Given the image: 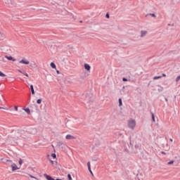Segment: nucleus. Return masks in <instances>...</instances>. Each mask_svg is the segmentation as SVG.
I'll return each instance as SVG.
<instances>
[{"label": "nucleus", "mask_w": 180, "mask_h": 180, "mask_svg": "<svg viewBox=\"0 0 180 180\" xmlns=\"http://www.w3.org/2000/svg\"><path fill=\"white\" fill-rule=\"evenodd\" d=\"M34 65H35V64L34 63H31L30 65V67H32V68H33V67H34Z\"/></svg>", "instance_id": "obj_32"}, {"label": "nucleus", "mask_w": 180, "mask_h": 180, "mask_svg": "<svg viewBox=\"0 0 180 180\" xmlns=\"http://www.w3.org/2000/svg\"><path fill=\"white\" fill-rule=\"evenodd\" d=\"M87 167L89 172L91 174V175H94V173L92 172V170L91 169V162H87Z\"/></svg>", "instance_id": "obj_11"}, {"label": "nucleus", "mask_w": 180, "mask_h": 180, "mask_svg": "<svg viewBox=\"0 0 180 180\" xmlns=\"http://www.w3.org/2000/svg\"><path fill=\"white\" fill-rule=\"evenodd\" d=\"M105 18H107V19H109V13H106V15H105Z\"/></svg>", "instance_id": "obj_31"}, {"label": "nucleus", "mask_w": 180, "mask_h": 180, "mask_svg": "<svg viewBox=\"0 0 180 180\" xmlns=\"http://www.w3.org/2000/svg\"><path fill=\"white\" fill-rule=\"evenodd\" d=\"M65 84H72V81L69 77H66L65 79Z\"/></svg>", "instance_id": "obj_9"}, {"label": "nucleus", "mask_w": 180, "mask_h": 180, "mask_svg": "<svg viewBox=\"0 0 180 180\" xmlns=\"http://www.w3.org/2000/svg\"><path fill=\"white\" fill-rule=\"evenodd\" d=\"M51 161V163L53 165V164H54V161H53V160H50Z\"/></svg>", "instance_id": "obj_40"}, {"label": "nucleus", "mask_w": 180, "mask_h": 180, "mask_svg": "<svg viewBox=\"0 0 180 180\" xmlns=\"http://www.w3.org/2000/svg\"><path fill=\"white\" fill-rule=\"evenodd\" d=\"M56 72H57V74H60V71L59 70H57Z\"/></svg>", "instance_id": "obj_41"}, {"label": "nucleus", "mask_w": 180, "mask_h": 180, "mask_svg": "<svg viewBox=\"0 0 180 180\" xmlns=\"http://www.w3.org/2000/svg\"><path fill=\"white\" fill-rule=\"evenodd\" d=\"M30 89L32 95H34V88H33L32 84L30 85Z\"/></svg>", "instance_id": "obj_16"}, {"label": "nucleus", "mask_w": 180, "mask_h": 180, "mask_svg": "<svg viewBox=\"0 0 180 180\" xmlns=\"http://www.w3.org/2000/svg\"><path fill=\"white\" fill-rule=\"evenodd\" d=\"M148 33V32H147L146 30L141 31V37H146V36H147Z\"/></svg>", "instance_id": "obj_4"}, {"label": "nucleus", "mask_w": 180, "mask_h": 180, "mask_svg": "<svg viewBox=\"0 0 180 180\" xmlns=\"http://www.w3.org/2000/svg\"><path fill=\"white\" fill-rule=\"evenodd\" d=\"M24 75H25V77H29V75L26 72L24 73Z\"/></svg>", "instance_id": "obj_36"}, {"label": "nucleus", "mask_w": 180, "mask_h": 180, "mask_svg": "<svg viewBox=\"0 0 180 180\" xmlns=\"http://www.w3.org/2000/svg\"><path fill=\"white\" fill-rule=\"evenodd\" d=\"M162 77H167V75H165V74L163 73V74L162 75Z\"/></svg>", "instance_id": "obj_39"}, {"label": "nucleus", "mask_w": 180, "mask_h": 180, "mask_svg": "<svg viewBox=\"0 0 180 180\" xmlns=\"http://www.w3.org/2000/svg\"><path fill=\"white\" fill-rule=\"evenodd\" d=\"M162 154H165V152H162Z\"/></svg>", "instance_id": "obj_43"}, {"label": "nucleus", "mask_w": 180, "mask_h": 180, "mask_svg": "<svg viewBox=\"0 0 180 180\" xmlns=\"http://www.w3.org/2000/svg\"><path fill=\"white\" fill-rule=\"evenodd\" d=\"M51 157H53V158H57V155H56V153H52Z\"/></svg>", "instance_id": "obj_28"}, {"label": "nucleus", "mask_w": 180, "mask_h": 180, "mask_svg": "<svg viewBox=\"0 0 180 180\" xmlns=\"http://www.w3.org/2000/svg\"><path fill=\"white\" fill-rule=\"evenodd\" d=\"M152 121L155 122V116H154V113H152Z\"/></svg>", "instance_id": "obj_21"}, {"label": "nucleus", "mask_w": 180, "mask_h": 180, "mask_svg": "<svg viewBox=\"0 0 180 180\" xmlns=\"http://www.w3.org/2000/svg\"><path fill=\"white\" fill-rule=\"evenodd\" d=\"M68 178L69 180H72V177H71V174H68Z\"/></svg>", "instance_id": "obj_29"}, {"label": "nucleus", "mask_w": 180, "mask_h": 180, "mask_svg": "<svg viewBox=\"0 0 180 180\" xmlns=\"http://www.w3.org/2000/svg\"><path fill=\"white\" fill-rule=\"evenodd\" d=\"M174 160H171L170 162H167V165H171L172 164H174Z\"/></svg>", "instance_id": "obj_25"}, {"label": "nucleus", "mask_w": 180, "mask_h": 180, "mask_svg": "<svg viewBox=\"0 0 180 180\" xmlns=\"http://www.w3.org/2000/svg\"><path fill=\"white\" fill-rule=\"evenodd\" d=\"M115 135L117 136V137H123V134L120 131L116 132Z\"/></svg>", "instance_id": "obj_14"}, {"label": "nucleus", "mask_w": 180, "mask_h": 180, "mask_svg": "<svg viewBox=\"0 0 180 180\" xmlns=\"http://www.w3.org/2000/svg\"><path fill=\"white\" fill-rule=\"evenodd\" d=\"M18 162H19L20 165H22L23 164V160H22V158H20Z\"/></svg>", "instance_id": "obj_22"}, {"label": "nucleus", "mask_w": 180, "mask_h": 180, "mask_svg": "<svg viewBox=\"0 0 180 180\" xmlns=\"http://www.w3.org/2000/svg\"><path fill=\"white\" fill-rule=\"evenodd\" d=\"M150 16H153V18H155V14H154V13H150Z\"/></svg>", "instance_id": "obj_34"}, {"label": "nucleus", "mask_w": 180, "mask_h": 180, "mask_svg": "<svg viewBox=\"0 0 180 180\" xmlns=\"http://www.w3.org/2000/svg\"><path fill=\"white\" fill-rule=\"evenodd\" d=\"M125 151H126L127 153H129V150H125Z\"/></svg>", "instance_id": "obj_45"}, {"label": "nucleus", "mask_w": 180, "mask_h": 180, "mask_svg": "<svg viewBox=\"0 0 180 180\" xmlns=\"http://www.w3.org/2000/svg\"><path fill=\"white\" fill-rule=\"evenodd\" d=\"M128 127L131 129V130H134V127H136V121L134 120H129L128 122Z\"/></svg>", "instance_id": "obj_1"}, {"label": "nucleus", "mask_w": 180, "mask_h": 180, "mask_svg": "<svg viewBox=\"0 0 180 180\" xmlns=\"http://www.w3.org/2000/svg\"><path fill=\"white\" fill-rule=\"evenodd\" d=\"M91 96H92V95H91V96H86V102H91V101H92V99L91 98Z\"/></svg>", "instance_id": "obj_13"}, {"label": "nucleus", "mask_w": 180, "mask_h": 180, "mask_svg": "<svg viewBox=\"0 0 180 180\" xmlns=\"http://www.w3.org/2000/svg\"><path fill=\"white\" fill-rule=\"evenodd\" d=\"M84 68L86 70V71H89V72L91 71V65L88 63L84 64Z\"/></svg>", "instance_id": "obj_7"}, {"label": "nucleus", "mask_w": 180, "mask_h": 180, "mask_svg": "<svg viewBox=\"0 0 180 180\" xmlns=\"http://www.w3.org/2000/svg\"><path fill=\"white\" fill-rule=\"evenodd\" d=\"M0 77H6V75L0 71Z\"/></svg>", "instance_id": "obj_26"}, {"label": "nucleus", "mask_w": 180, "mask_h": 180, "mask_svg": "<svg viewBox=\"0 0 180 180\" xmlns=\"http://www.w3.org/2000/svg\"><path fill=\"white\" fill-rule=\"evenodd\" d=\"M5 58H7L9 61H16V59L12 56H5Z\"/></svg>", "instance_id": "obj_6"}, {"label": "nucleus", "mask_w": 180, "mask_h": 180, "mask_svg": "<svg viewBox=\"0 0 180 180\" xmlns=\"http://www.w3.org/2000/svg\"><path fill=\"white\" fill-rule=\"evenodd\" d=\"M80 23H82V20L80 21Z\"/></svg>", "instance_id": "obj_46"}, {"label": "nucleus", "mask_w": 180, "mask_h": 180, "mask_svg": "<svg viewBox=\"0 0 180 180\" xmlns=\"http://www.w3.org/2000/svg\"><path fill=\"white\" fill-rule=\"evenodd\" d=\"M30 178H34V179H37V178L33 176L32 174H30Z\"/></svg>", "instance_id": "obj_33"}, {"label": "nucleus", "mask_w": 180, "mask_h": 180, "mask_svg": "<svg viewBox=\"0 0 180 180\" xmlns=\"http://www.w3.org/2000/svg\"><path fill=\"white\" fill-rule=\"evenodd\" d=\"M44 176L46 178V179L47 180H56L54 179L53 177H51V176H49L46 174H44Z\"/></svg>", "instance_id": "obj_10"}, {"label": "nucleus", "mask_w": 180, "mask_h": 180, "mask_svg": "<svg viewBox=\"0 0 180 180\" xmlns=\"http://www.w3.org/2000/svg\"><path fill=\"white\" fill-rule=\"evenodd\" d=\"M176 158H177V160H176L177 164H179V162H180V156L176 157Z\"/></svg>", "instance_id": "obj_23"}, {"label": "nucleus", "mask_w": 180, "mask_h": 180, "mask_svg": "<svg viewBox=\"0 0 180 180\" xmlns=\"http://www.w3.org/2000/svg\"><path fill=\"white\" fill-rule=\"evenodd\" d=\"M19 72H20L21 74H23V75H25V72H22L21 70H18Z\"/></svg>", "instance_id": "obj_37"}, {"label": "nucleus", "mask_w": 180, "mask_h": 180, "mask_svg": "<svg viewBox=\"0 0 180 180\" xmlns=\"http://www.w3.org/2000/svg\"><path fill=\"white\" fill-rule=\"evenodd\" d=\"M0 109H5L4 108H1V107H0Z\"/></svg>", "instance_id": "obj_44"}, {"label": "nucleus", "mask_w": 180, "mask_h": 180, "mask_svg": "<svg viewBox=\"0 0 180 180\" xmlns=\"http://www.w3.org/2000/svg\"><path fill=\"white\" fill-rule=\"evenodd\" d=\"M14 109H15V110L16 112H18V106H15V107H14Z\"/></svg>", "instance_id": "obj_35"}, {"label": "nucleus", "mask_w": 180, "mask_h": 180, "mask_svg": "<svg viewBox=\"0 0 180 180\" xmlns=\"http://www.w3.org/2000/svg\"><path fill=\"white\" fill-rule=\"evenodd\" d=\"M169 141H171V143H172V141H173L172 139H170Z\"/></svg>", "instance_id": "obj_42"}, {"label": "nucleus", "mask_w": 180, "mask_h": 180, "mask_svg": "<svg viewBox=\"0 0 180 180\" xmlns=\"http://www.w3.org/2000/svg\"><path fill=\"white\" fill-rule=\"evenodd\" d=\"M37 103H38V105H40V103H41V98H39L37 101Z\"/></svg>", "instance_id": "obj_24"}, {"label": "nucleus", "mask_w": 180, "mask_h": 180, "mask_svg": "<svg viewBox=\"0 0 180 180\" xmlns=\"http://www.w3.org/2000/svg\"><path fill=\"white\" fill-rule=\"evenodd\" d=\"M118 102H119V105L122 106V98H119Z\"/></svg>", "instance_id": "obj_27"}, {"label": "nucleus", "mask_w": 180, "mask_h": 180, "mask_svg": "<svg viewBox=\"0 0 180 180\" xmlns=\"http://www.w3.org/2000/svg\"><path fill=\"white\" fill-rule=\"evenodd\" d=\"M51 68L56 69V63H54L53 62H51Z\"/></svg>", "instance_id": "obj_18"}, {"label": "nucleus", "mask_w": 180, "mask_h": 180, "mask_svg": "<svg viewBox=\"0 0 180 180\" xmlns=\"http://www.w3.org/2000/svg\"><path fill=\"white\" fill-rule=\"evenodd\" d=\"M123 82H127V79L126 77L122 78Z\"/></svg>", "instance_id": "obj_30"}, {"label": "nucleus", "mask_w": 180, "mask_h": 180, "mask_svg": "<svg viewBox=\"0 0 180 180\" xmlns=\"http://www.w3.org/2000/svg\"><path fill=\"white\" fill-rule=\"evenodd\" d=\"M66 140H75L77 137L71 135V134H68L65 136Z\"/></svg>", "instance_id": "obj_3"}, {"label": "nucleus", "mask_w": 180, "mask_h": 180, "mask_svg": "<svg viewBox=\"0 0 180 180\" xmlns=\"http://www.w3.org/2000/svg\"><path fill=\"white\" fill-rule=\"evenodd\" d=\"M19 63H20V64H25V65L30 64L29 60H25V59L20 60Z\"/></svg>", "instance_id": "obj_8"}, {"label": "nucleus", "mask_w": 180, "mask_h": 180, "mask_svg": "<svg viewBox=\"0 0 180 180\" xmlns=\"http://www.w3.org/2000/svg\"><path fill=\"white\" fill-rule=\"evenodd\" d=\"M12 171H17V169H20L19 167L16 165V164L13 163L11 165Z\"/></svg>", "instance_id": "obj_5"}, {"label": "nucleus", "mask_w": 180, "mask_h": 180, "mask_svg": "<svg viewBox=\"0 0 180 180\" xmlns=\"http://www.w3.org/2000/svg\"><path fill=\"white\" fill-rule=\"evenodd\" d=\"M0 39H5V34L0 32Z\"/></svg>", "instance_id": "obj_19"}, {"label": "nucleus", "mask_w": 180, "mask_h": 180, "mask_svg": "<svg viewBox=\"0 0 180 180\" xmlns=\"http://www.w3.org/2000/svg\"><path fill=\"white\" fill-rule=\"evenodd\" d=\"M6 162H12V160H7Z\"/></svg>", "instance_id": "obj_38"}, {"label": "nucleus", "mask_w": 180, "mask_h": 180, "mask_svg": "<svg viewBox=\"0 0 180 180\" xmlns=\"http://www.w3.org/2000/svg\"><path fill=\"white\" fill-rule=\"evenodd\" d=\"M27 131L30 133V134H36L37 133V129L30 127L28 128Z\"/></svg>", "instance_id": "obj_2"}, {"label": "nucleus", "mask_w": 180, "mask_h": 180, "mask_svg": "<svg viewBox=\"0 0 180 180\" xmlns=\"http://www.w3.org/2000/svg\"><path fill=\"white\" fill-rule=\"evenodd\" d=\"M20 133L19 132H16L15 134V136L13 137V139H15V140H18V139H20Z\"/></svg>", "instance_id": "obj_12"}, {"label": "nucleus", "mask_w": 180, "mask_h": 180, "mask_svg": "<svg viewBox=\"0 0 180 180\" xmlns=\"http://www.w3.org/2000/svg\"><path fill=\"white\" fill-rule=\"evenodd\" d=\"M22 110H25V112H26V113H30V108H22Z\"/></svg>", "instance_id": "obj_15"}, {"label": "nucleus", "mask_w": 180, "mask_h": 180, "mask_svg": "<svg viewBox=\"0 0 180 180\" xmlns=\"http://www.w3.org/2000/svg\"><path fill=\"white\" fill-rule=\"evenodd\" d=\"M57 146H58V147H63V146H64V143L59 141V142H58Z\"/></svg>", "instance_id": "obj_17"}, {"label": "nucleus", "mask_w": 180, "mask_h": 180, "mask_svg": "<svg viewBox=\"0 0 180 180\" xmlns=\"http://www.w3.org/2000/svg\"><path fill=\"white\" fill-rule=\"evenodd\" d=\"M160 78H162V76H155L153 77V79H160Z\"/></svg>", "instance_id": "obj_20"}]
</instances>
